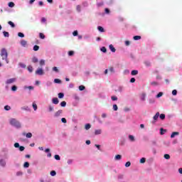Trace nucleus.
Masks as SVG:
<instances>
[{
  "label": "nucleus",
  "mask_w": 182,
  "mask_h": 182,
  "mask_svg": "<svg viewBox=\"0 0 182 182\" xmlns=\"http://www.w3.org/2000/svg\"><path fill=\"white\" fill-rule=\"evenodd\" d=\"M0 165L2 166V167H5V166H6V161L4 159H0Z\"/></svg>",
  "instance_id": "6e6552de"
},
{
  "label": "nucleus",
  "mask_w": 182,
  "mask_h": 182,
  "mask_svg": "<svg viewBox=\"0 0 182 182\" xmlns=\"http://www.w3.org/2000/svg\"><path fill=\"white\" fill-rule=\"evenodd\" d=\"M159 117H160V119H161V120H164V119H166V114H161L159 115Z\"/></svg>",
  "instance_id": "b1692460"
},
{
  "label": "nucleus",
  "mask_w": 182,
  "mask_h": 182,
  "mask_svg": "<svg viewBox=\"0 0 182 182\" xmlns=\"http://www.w3.org/2000/svg\"><path fill=\"white\" fill-rule=\"evenodd\" d=\"M111 99H112V100H113V101L114 102V101L117 100V97H116V96H112V97H111Z\"/></svg>",
  "instance_id": "3c124183"
},
{
  "label": "nucleus",
  "mask_w": 182,
  "mask_h": 182,
  "mask_svg": "<svg viewBox=\"0 0 182 182\" xmlns=\"http://www.w3.org/2000/svg\"><path fill=\"white\" fill-rule=\"evenodd\" d=\"M53 70L54 71V72H59V70L58 69V67H54V68H53Z\"/></svg>",
  "instance_id": "13d9d810"
},
{
  "label": "nucleus",
  "mask_w": 182,
  "mask_h": 182,
  "mask_svg": "<svg viewBox=\"0 0 182 182\" xmlns=\"http://www.w3.org/2000/svg\"><path fill=\"white\" fill-rule=\"evenodd\" d=\"M43 70L42 68H38L36 71V75H39L40 76H42V75H43Z\"/></svg>",
  "instance_id": "39448f33"
},
{
  "label": "nucleus",
  "mask_w": 182,
  "mask_h": 182,
  "mask_svg": "<svg viewBox=\"0 0 182 182\" xmlns=\"http://www.w3.org/2000/svg\"><path fill=\"white\" fill-rule=\"evenodd\" d=\"M109 70L111 72V73H114V68H113V67L109 68Z\"/></svg>",
  "instance_id": "603ef678"
},
{
  "label": "nucleus",
  "mask_w": 182,
  "mask_h": 182,
  "mask_svg": "<svg viewBox=\"0 0 182 182\" xmlns=\"http://www.w3.org/2000/svg\"><path fill=\"white\" fill-rule=\"evenodd\" d=\"M130 166H132V163H130V161H127L125 164V167H130Z\"/></svg>",
  "instance_id": "37998d69"
},
{
  "label": "nucleus",
  "mask_w": 182,
  "mask_h": 182,
  "mask_svg": "<svg viewBox=\"0 0 182 182\" xmlns=\"http://www.w3.org/2000/svg\"><path fill=\"white\" fill-rule=\"evenodd\" d=\"M20 151H23L25 150V146H19Z\"/></svg>",
  "instance_id": "052dcab7"
},
{
  "label": "nucleus",
  "mask_w": 182,
  "mask_h": 182,
  "mask_svg": "<svg viewBox=\"0 0 182 182\" xmlns=\"http://www.w3.org/2000/svg\"><path fill=\"white\" fill-rule=\"evenodd\" d=\"M54 82H55V83H61L62 81H61L60 80L56 78V79L54 80Z\"/></svg>",
  "instance_id": "ea45409f"
},
{
  "label": "nucleus",
  "mask_w": 182,
  "mask_h": 182,
  "mask_svg": "<svg viewBox=\"0 0 182 182\" xmlns=\"http://www.w3.org/2000/svg\"><path fill=\"white\" fill-rule=\"evenodd\" d=\"M159 116H160V112H156V114L153 117V119H154V121L152 122L153 124L156 123V122H157V120H159Z\"/></svg>",
  "instance_id": "7ed1b4c3"
},
{
  "label": "nucleus",
  "mask_w": 182,
  "mask_h": 182,
  "mask_svg": "<svg viewBox=\"0 0 182 182\" xmlns=\"http://www.w3.org/2000/svg\"><path fill=\"white\" fill-rule=\"evenodd\" d=\"M4 110H11V107H9V105H6L4 107Z\"/></svg>",
  "instance_id": "09e8293b"
},
{
  "label": "nucleus",
  "mask_w": 182,
  "mask_h": 182,
  "mask_svg": "<svg viewBox=\"0 0 182 182\" xmlns=\"http://www.w3.org/2000/svg\"><path fill=\"white\" fill-rule=\"evenodd\" d=\"M9 6L10 8H14V6H15V4L14 2H9Z\"/></svg>",
  "instance_id": "f704fd0d"
},
{
  "label": "nucleus",
  "mask_w": 182,
  "mask_h": 182,
  "mask_svg": "<svg viewBox=\"0 0 182 182\" xmlns=\"http://www.w3.org/2000/svg\"><path fill=\"white\" fill-rule=\"evenodd\" d=\"M33 63H38V58L33 57L32 59Z\"/></svg>",
  "instance_id": "bb28decb"
},
{
  "label": "nucleus",
  "mask_w": 182,
  "mask_h": 182,
  "mask_svg": "<svg viewBox=\"0 0 182 182\" xmlns=\"http://www.w3.org/2000/svg\"><path fill=\"white\" fill-rule=\"evenodd\" d=\"M164 159H166V160H170V155L166 154L164 156Z\"/></svg>",
  "instance_id": "72a5a7b5"
},
{
  "label": "nucleus",
  "mask_w": 182,
  "mask_h": 182,
  "mask_svg": "<svg viewBox=\"0 0 182 182\" xmlns=\"http://www.w3.org/2000/svg\"><path fill=\"white\" fill-rule=\"evenodd\" d=\"M23 136H26V137L27 138V139H31V137H32V133H31V132H28V133H25V132H23Z\"/></svg>",
  "instance_id": "423d86ee"
},
{
  "label": "nucleus",
  "mask_w": 182,
  "mask_h": 182,
  "mask_svg": "<svg viewBox=\"0 0 182 182\" xmlns=\"http://www.w3.org/2000/svg\"><path fill=\"white\" fill-rule=\"evenodd\" d=\"M64 97H65V94H63V92L58 93L59 99H63Z\"/></svg>",
  "instance_id": "dca6fc26"
},
{
  "label": "nucleus",
  "mask_w": 182,
  "mask_h": 182,
  "mask_svg": "<svg viewBox=\"0 0 182 182\" xmlns=\"http://www.w3.org/2000/svg\"><path fill=\"white\" fill-rule=\"evenodd\" d=\"M90 127H92V125H90V124H86L85 129V130H89V129H90Z\"/></svg>",
  "instance_id": "6ab92c4d"
},
{
  "label": "nucleus",
  "mask_w": 182,
  "mask_h": 182,
  "mask_svg": "<svg viewBox=\"0 0 182 182\" xmlns=\"http://www.w3.org/2000/svg\"><path fill=\"white\" fill-rule=\"evenodd\" d=\"M119 108L117 107V105H113V110H114V112H117V110Z\"/></svg>",
  "instance_id": "a18cd8bd"
},
{
  "label": "nucleus",
  "mask_w": 182,
  "mask_h": 182,
  "mask_svg": "<svg viewBox=\"0 0 182 182\" xmlns=\"http://www.w3.org/2000/svg\"><path fill=\"white\" fill-rule=\"evenodd\" d=\"M109 49L111 52H113V53L116 52V48H114V47L112 44L109 45Z\"/></svg>",
  "instance_id": "f8f14e48"
},
{
  "label": "nucleus",
  "mask_w": 182,
  "mask_h": 182,
  "mask_svg": "<svg viewBox=\"0 0 182 182\" xmlns=\"http://www.w3.org/2000/svg\"><path fill=\"white\" fill-rule=\"evenodd\" d=\"M52 102H53V105L59 104V100L58 99V97H53L52 100Z\"/></svg>",
  "instance_id": "0eeeda50"
},
{
  "label": "nucleus",
  "mask_w": 182,
  "mask_h": 182,
  "mask_svg": "<svg viewBox=\"0 0 182 182\" xmlns=\"http://www.w3.org/2000/svg\"><path fill=\"white\" fill-rule=\"evenodd\" d=\"M49 112H53V107L51 105L49 106Z\"/></svg>",
  "instance_id": "69168bd1"
},
{
  "label": "nucleus",
  "mask_w": 182,
  "mask_h": 182,
  "mask_svg": "<svg viewBox=\"0 0 182 182\" xmlns=\"http://www.w3.org/2000/svg\"><path fill=\"white\" fill-rule=\"evenodd\" d=\"M41 22H42L43 23H45V22H46V18L45 17H43V18H41Z\"/></svg>",
  "instance_id": "680f3d73"
},
{
  "label": "nucleus",
  "mask_w": 182,
  "mask_h": 182,
  "mask_svg": "<svg viewBox=\"0 0 182 182\" xmlns=\"http://www.w3.org/2000/svg\"><path fill=\"white\" fill-rule=\"evenodd\" d=\"M151 86H158L159 82H156V81H153L151 82Z\"/></svg>",
  "instance_id": "7c9ffc66"
},
{
  "label": "nucleus",
  "mask_w": 182,
  "mask_h": 182,
  "mask_svg": "<svg viewBox=\"0 0 182 182\" xmlns=\"http://www.w3.org/2000/svg\"><path fill=\"white\" fill-rule=\"evenodd\" d=\"M179 133L177 132H174L171 134V139H174L176 136H178Z\"/></svg>",
  "instance_id": "1a4fd4ad"
},
{
  "label": "nucleus",
  "mask_w": 182,
  "mask_h": 182,
  "mask_svg": "<svg viewBox=\"0 0 182 182\" xmlns=\"http://www.w3.org/2000/svg\"><path fill=\"white\" fill-rule=\"evenodd\" d=\"M0 55L3 60H6V63H9V60H8V51H6V49L2 48Z\"/></svg>",
  "instance_id": "f257e3e1"
},
{
  "label": "nucleus",
  "mask_w": 182,
  "mask_h": 182,
  "mask_svg": "<svg viewBox=\"0 0 182 182\" xmlns=\"http://www.w3.org/2000/svg\"><path fill=\"white\" fill-rule=\"evenodd\" d=\"M95 134L97 136L98 134H102V129H96L95 131Z\"/></svg>",
  "instance_id": "ddd939ff"
},
{
  "label": "nucleus",
  "mask_w": 182,
  "mask_h": 182,
  "mask_svg": "<svg viewBox=\"0 0 182 182\" xmlns=\"http://www.w3.org/2000/svg\"><path fill=\"white\" fill-rule=\"evenodd\" d=\"M10 124H11V126L17 127L18 129L21 128V123L18 122V121L16 120V119H10Z\"/></svg>",
  "instance_id": "f03ea898"
},
{
  "label": "nucleus",
  "mask_w": 182,
  "mask_h": 182,
  "mask_svg": "<svg viewBox=\"0 0 182 182\" xmlns=\"http://www.w3.org/2000/svg\"><path fill=\"white\" fill-rule=\"evenodd\" d=\"M128 137H129L130 141H134V140H135L134 136H133V135H129Z\"/></svg>",
  "instance_id": "f3484780"
},
{
  "label": "nucleus",
  "mask_w": 182,
  "mask_h": 182,
  "mask_svg": "<svg viewBox=\"0 0 182 182\" xmlns=\"http://www.w3.org/2000/svg\"><path fill=\"white\" fill-rule=\"evenodd\" d=\"M141 164L146 163V158H141L139 161Z\"/></svg>",
  "instance_id": "a19ab883"
},
{
  "label": "nucleus",
  "mask_w": 182,
  "mask_h": 182,
  "mask_svg": "<svg viewBox=\"0 0 182 182\" xmlns=\"http://www.w3.org/2000/svg\"><path fill=\"white\" fill-rule=\"evenodd\" d=\"M8 23L10 25V26H11V28H15V23H14V22L9 21Z\"/></svg>",
  "instance_id": "cd10ccee"
},
{
  "label": "nucleus",
  "mask_w": 182,
  "mask_h": 182,
  "mask_svg": "<svg viewBox=\"0 0 182 182\" xmlns=\"http://www.w3.org/2000/svg\"><path fill=\"white\" fill-rule=\"evenodd\" d=\"M62 109H60L58 111H57L55 113V117H58V116H60V114H62Z\"/></svg>",
  "instance_id": "9b49d317"
},
{
  "label": "nucleus",
  "mask_w": 182,
  "mask_h": 182,
  "mask_svg": "<svg viewBox=\"0 0 182 182\" xmlns=\"http://www.w3.org/2000/svg\"><path fill=\"white\" fill-rule=\"evenodd\" d=\"M97 29L100 31V32H105V28H103L102 26H98Z\"/></svg>",
  "instance_id": "c756f323"
},
{
  "label": "nucleus",
  "mask_w": 182,
  "mask_h": 182,
  "mask_svg": "<svg viewBox=\"0 0 182 182\" xmlns=\"http://www.w3.org/2000/svg\"><path fill=\"white\" fill-rule=\"evenodd\" d=\"M172 95H173V96H176V95H177V91H176V90H173L172 91Z\"/></svg>",
  "instance_id": "bf43d9fd"
},
{
  "label": "nucleus",
  "mask_w": 182,
  "mask_h": 182,
  "mask_svg": "<svg viewBox=\"0 0 182 182\" xmlns=\"http://www.w3.org/2000/svg\"><path fill=\"white\" fill-rule=\"evenodd\" d=\"M101 52L106 53V52H107V50L105 48V47H102L101 48Z\"/></svg>",
  "instance_id": "c9c22d12"
},
{
  "label": "nucleus",
  "mask_w": 182,
  "mask_h": 182,
  "mask_svg": "<svg viewBox=\"0 0 182 182\" xmlns=\"http://www.w3.org/2000/svg\"><path fill=\"white\" fill-rule=\"evenodd\" d=\"M138 73H139L138 70H134L132 71L131 75H132V76H136V75H138Z\"/></svg>",
  "instance_id": "4468645a"
},
{
  "label": "nucleus",
  "mask_w": 182,
  "mask_h": 182,
  "mask_svg": "<svg viewBox=\"0 0 182 182\" xmlns=\"http://www.w3.org/2000/svg\"><path fill=\"white\" fill-rule=\"evenodd\" d=\"M178 173H180V174H182V168H178Z\"/></svg>",
  "instance_id": "774afa93"
},
{
  "label": "nucleus",
  "mask_w": 182,
  "mask_h": 182,
  "mask_svg": "<svg viewBox=\"0 0 182 182\" xmlns=\"http://www.w3.org/2000/svg\"><path fill=\"white\" fill-rule=\"evenodd\" d=\"M144 65L148 67L151 66V63L149 61H145Z\"/></svg>",
  "instance_id": "473e14b6"
},
{
  "label": "nucleus",
  "mask_w": 182,
  "mask_h": 182,
  "mask_svg": "<svg viewBox=\"0 0 182 182\" xmlns=\"http://www.w3.org/2000/svg\"><path fill=\"white\" fill-rule=\"evenodd\" d=\"M18 36H19V38H25V35L23 33H18Z\"/></svg>",
  "instance_id": "e433bc0d"
},
{
  "label": "nucleus",
  "mask_w": 182,
  "mask_h": 182,
  "mask_svg": "<svg viewBox=\"0 0 182 182\" xmlns=\"http://www.w3.org/2000/svg\"><path fill=\"white\" fill-rule=\"evenodd\" d=\"M85 86H83V85L79 86V90H85Z\"/></svg>",
  "instance_id": "de8ad7c7"
},
{
  "label": "nucleus",
  "mask_w": 182,
  "mask_h": 182,
  "mask_svg": "<svg viewBox=\"0 0 182 182\" xmlns=\"http://www.w3.org/2000/svg\"><path fill=\"white\" fill-rule=\"evenodd\" d=\"M134 82H136V78H135V77L131 78L130 82H131V83H134Z\"/></svg>",
  "instance_id": "6e6d98bb"
},
{
  "label": "nucleus",
  "mask_w": 182,
  "mask_h": 182,
  "mask_svg": "<svg viewBox=\"0 0 182 182\" xmlns=\"http://www.w3.org/2000/svg\"><path fill=\"white\" fill-rule=\"evenodd\" d=\"M3 35L4 38H9V33L8 31H4Z\"/></svg>",
  "instance_id": "2eb2a0df"
},
{
  "label": "nucleus",
  "mask_w": 182,
  "mask_h": 182,
  "mask_svg": "<svg viewBox=\"0 0 182 182\" xmlns=\"http://www.w3.org/2000/svg\"><path fill=\"white\" fill-rule=\"evenodd\" d=\"M28 70L30 72V73H32L33 71V68H32V66H28Z\"/></svg>",
  "instance_id": "58836bf2"
},
{
  "label": "nucleus",
  "mask_w": 182,
  "mask_h": 182,
  "mask_svg": "<svg viewBox=\"0 0 182 182\" xmlns=\"http://www.w3.org/2000/svg\"><path fill=\"white\" fill-rule=\"evenodd\" d=\"M33 108L35 111L38 110V105H36V103H33Z\"/></svg>",
  "instance_id": "393cba45"
},
{
  "label": "nucleus",
  "mask_w": 182,
  "mask_h": 182,
  "mask_svg": "<svg viewBox=\"0 0 182 182\" xmlns=\"http://www.w3.org/2000/svg\"><path fill=\"white\" fill-rule=\"evenodd\" d=\"M45 151H46V153H48L47 154L48 157H52V153L49 152V151H50V149H46Z\"/></svg>",
  "instance_id": "9d476101"
},
{
  "label": "nucleus",
  "mask_w": 182,
  "mask_h": 182,
  "mask_svg": "<svg viewBox=\"0 0 182 182\" xmlns=\"http://www.w3.org/2000/svg\"><path fill=\"white\" fill-rule=\"evenodd\" d=\"M16 89H18V87H17L16 85H14V86L11 87V90H13V92L16 91Z\"/></svg>",
  "instance_id": "8fccbe9b"
},
{
  "label": "nucleus",
  "mask_w": 182,
  "mask_h": 182,
  "mask_svg": "<svg viewBox=\"0 0 182 182\" xmlns=\"http://www.w3.org/2000/svg\"><path fill=\"white\" fill-rule=\"evenodd\" d=\"M140 39H141V36H134V41H139Z\"/></svg>",
  "instance_id": "aec40b11"
},
{
  "label": "nucleus",
  "mask_w": 182,
  "mask_h": 182,
  "mask_svg": "<svg viewBox=\"0 0 182 182\" xmlns=\"http://www.w3.org/2000/svg\"><path fill=\"white\" fill-rule=\"evenodd\" d=\"M161 96H163V92H160L157 95H156V97H161Z\"/></svg>",
  "instance_id": "864d4df0"
},
{
  "label": "nucleus",
  "mask_w": 182,
  "mask_h": 182,
  "mask_svg": "<svg viewBox=\"0 0 182 182\" xmlns=\"http://www.w3.org/2000/svg\"><path fill=\"white\" fill-rule=\"evenodd\" d=\"M68 55H69L70 56H73V55H75V51H73V50L69 51V52H68Z\"/></svg>",
  "instance_id": "4c0bfd02"
},
{
  "label": "nucleus",
  "mask_w": 182,
  "mask_h": 182,
  "mask_svg": "<svg viewBox=\"0 0 182 182\" xmlns=\"http://www.w3.org/2000/svg\"><path fill=\"white\" fill-rule=\"evenodd\" d=\"M40 65H41V66H43V65H45V60H41L40 61Z\"/></svg>",
  "instance_id": "5fc2aeb1"
},
{
  "label": "nucleus",
  "mask_w": 182,
  "mask_h": 182,
  "mask_svg": "<svg viewBox=\"0 0 182 182\" xmlns=\"http://www.w3.org/2000/svg\"><path fill=\"white\" fill-rule=\"evenodd\" d=\"M73 36H77V31H75L73 33Z\"/></svg>",
  "instance_id": "0e129e2a"
},
{
  "label": "nucleus",
  "mask_w": 182,
  "mask_h": 182,
  "mask_svg": "<svg viewBox=\"0 0 182 182\" xmlns=\"http://www.w3.org/2000/svg\"><path fill=\"white\" fill-rule=\"evenodd\" d=\"M33 49L35 52L39 50V46H34Z\"/></svg>",
  "instance_id": "a878e982"
},
{
  "label": "nucleus",
  "mask_w": 182,
  "mask_h": 182,
  "mask_svg": "<svg viewBox=\"0 0 182 182\" xmlns=\"http://www.w3.org/2000/svg\"><path fill=\"white\" fill-rule=\"evenodd\" d=\"M141 100H143V101L146 100V95L144 93H142L141 95Z\"/></svg>",
  "instance_id": "4be33fe9"
},
{
  "label": "nucleus",
  "mask_w": 182,
  "mask_h": 182,
  "mask_svg": "<svg viewBox=\"0 0 182 182\" xmlns=\"http://www.w3.org/2000/svg\"><path fill=\"white\" fill-rule=\"evenodd\" d=\"M23 167L25 168H28V167H29V162H25L23 164Z\"/></svg>",
  "instance_id": "2f4dec72"
},
{
  "label": "nucleus",
  "mask_w": 182,
  "mask_h": 182,
  "mask_svg": "<svg viewBox=\"0 0 182 182\" xmlns=\"http://www.w3.org/2000/svg\"><path fill=\"white\" fill-rule=\"evenodd\" d=\"M115 160H122V155H116L114 157Z\"/></svg>",
  "instance_id": "412c9836"
},
{
  "label": "nucleus",
  "mask_w": 182,
  "mask_h": 182,
  "mask_svg": "<svg viewBox=\"0 0 182 182\" xmlns=\"http://www.w3.org/2000/svg\"><path fill=\"white\" fill-rule=\"evenodd\" d=\"M60 106H61V107H66V102L65 101H63L60 103Z\"/></svg>",
  "instance_id": "c85d7f7f"
},
{
  "label": "nucleus",
  "mask_w": 182,
  "mask_h": 182,
  "mask_svg": "<svg viewBox=\"0 0 182 182\" xmlns=\"http://www.w3.org/2000/svg\"><path fill=\"white\" fill-rule=\"evenodd\" d=\"M54 158L55 160H60V156H59V155H55Z\"/></svg>",
  "instance_id": "4d7b16f0"
},
{
  "label": "nucleus",
  "mask_w": 182,
  "mask_h": 182,
  "mask_svg": "<svg viewBox=\"0 0 182 182\" xmlns=\"http://www.w3.org/2000/svg\"><path fill=\"white\" fill-rule=\"evenodd\" d=\"M166 132H167V130L164 129L163 128H161V134H164V133H166Z\"/></svg>",
  "instance_id": "49530a36"
},
{
  "label": "nucleus",
  "mask_w": 182,
  "mask_h": 182,
  "mask_svg": "<svg viewBox=\"0 0 182 182\" xmlns=\"http://www.w3.org/2000/svg\"><path fill=\"white\" fill-rule=\"evenodd\" d=\"M14 82H16V78H10L6 80V83L7 85H11V83H14Z\"/></svg>",
  "instance_id": "20e7f679"
},
{
  "label": "nucleus",
  "mask_w": 182,
  "mask_h": 182,
  "mask_svg": "<svg viewBox=\"0 0 182 182\" xmlns=\"http://www.w3.org/2000/svg\"><path fill=\"white\" fill-rule=\"evenodd\" d=\"M50 176H52L53 177L56 176V171H50Z\"/></svg>",
  "instance_id": "79ce46f5"
},
{
  "label": "nucleus",
  "mask_w": 182,
  "mask_h": 182,
  "mask_svg": "<svg viewBox=\"0 0 182 182\" xmlns=\"http://www.w3.org/2000/svg\"><path fill=\"white\" fill-rule=\"evenodd\" d=\"M39 36H40L41 39H43L45 38V34H43V33H40Z\"/></svg>",
  "instance_id": "c03bdc74"
},
{
  "label": "nucleus",
  "mask_w": 182,
  "mask_h": 182,
  "mask_svg": "<svg viewBox=\"0 0 182 182\" xmlns=\"http://www.w3.org/2000/svg\"><path fill=\"white\" fill-rule=\"evenodd\" d=\"M61 122H62L63 123H67L66 118H62V119H61Z\"/></svg>",
  "instance_id": "338daca9"
},
{
  "label": "nucleus",
  "mask_w": 182,
  "mask_h": 182,
  "mask_svg": "<svg viewBox=\"0 0 182 182\" xmlns=\"http://www.w3.org/2000/svg\"><path fill=\"white\" fill-rule=\"evenodd\" d=\"M76 10L78 11V12H80L82 11V6L81 5H77L76 6Z\"/></svg>",
  "instance_id": "a211bd4d"
},
{
  "label": "nucleus",
  "mask_w": 182,
  "mask_h": 182,
  "mask_svg": "<svg viewBox=\"0 0 182 182\" xmlns=\"http://www.w3.org/2000/svg\"><path fill=\"white\" fill-rule=\"evenodd\" d=\"M14 147H16V149H18V147H20L19 146V143L16 142L14 144Z\"/></svg>",
  "instance_id": "e2e57ef3"
},
{
  "label": "nucleus",
  "mask_w": 182,
  "mask_h": 182,
  "mask_svg": "<svg viewBox=\"0 0 182 182\" xmlns=\"http://www.w3.org/2000/svg\"><path fill=\"white\" fill-rule=\"evenodd\" d=\"M26 43H27V42H26V41H25V40H22V41H21V45L22 46H26Z\"/></svg>",
  "instance_id": "5701e85b"
}]
</instances>
